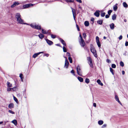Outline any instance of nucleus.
<instances>
[{
    "mask_svg": "<svg viewBox=\"0 0 128 128\" xmlns=\"http://www.w3.org/2000/svg\"><path fill=\"white\" fill-rule=\"evenodd\" d=\"M77 72L79 76H82V72L80 68V67L78 66L76 68Z\"/></svg>",
    "mask_w": 128,
    "mask_h": 128,
    "instance_id": "obj_1",
    "label": "nucleus"
},
{
    "mask_svg": "<svg viewBox=\"0 0 128 128\" xmlns=\"http://www.w3.org/2000/svg\"><path fill=\"white\" fill-rule=\"evenodd\" d=\"M90 51L95 57H97L98 56L96 50L93 47H92L91 46Z\"/></svg>",
    "mask_w": 128,
    "mask_h": 128,
    "instance_id": "obj_2",
    "label": "nucleus"
},
{
    "mask_svg": "<svg viewBox=\"0 0 128 128\" xmlns=\"http://www.w3.org/2000/svg\"><path fill=\"white\" fill-rule=\"evenodd\" d=\"M79 43L82 47H84L85 46L86 44L83 39L79 40Z\"/></svg>",
    "mask_w": 128,
    "mask_h": 128,
    "instance_id": "obj_3",
    "label": "nucleus"
},
{
    "mask_svg": "<svg viewBox=\"0 0 128 128\" xmlns=\"http://www.w3.org/2000/svg\"><path fill=\"white\" fill-rule=\"evenodd\" d=\"M17 21L19 24H28L27 23H24L23 22L24 20L21 18V17L19 18V19H17Z\"/></svg>",
    "mask_w": 128,
    "mask_h": 128,
    "instance_id": "obj_4",
    "label": "nucleus"
},
{
    "mask_svg": "<svg viewBox=\"0 0 128 128\" xmlns=\"http://www.w3.org/2000/svg\"><path fill=\"white\" fill-rule=\"evenodd\" d=\"M64 58H66L64 67L65 68H67L68 66L69 63L68 60H67V58L66 57H64Z\"/></svg>",
    "mask_w": 128,
    "mask_h": 128,
    "instance_id": "obj_5",
    "label": "nucleus"
},
{
    "mask_svg": "<svg viewBox=\"0 0 128 128\" xmlns=\"http://www.w3.org/2000/svg\"><path fill=\"white\" fill-rule=\"evenodd\" d=\"M96 42L99 48L101 46V44L99 40V38L98 36L96 37Z\"/></svg>",
    "mask_w": 128,
    "mask_h": 128,
    "instance_id": "obj_6",
    "label": "nucleus"
},
{
    "mask_svg": "<svg viewBox=\"0 0 128 128\" xmlns=\"http://www.w3.org/2000/svg\"><path fill=\"white\" fill-rule=\"evenodd\" d=\"M33 6V5L31 4H28L24 5L23 6V7L24 8H26L30 6Z\"/></svg>",
    "mask_w": 128,
    "mask_h": 128,
    "instance_id": "obj_7",
    "label": "nucleus"
},
{
    "mask_svg": "<svg viewBox=\"0 0 128 128\" xmlns=\"http://www.w3.org/2000/svg\"><path fill=\"white\" fill-rule=\"evenodd\" d=\"M19 3L18 2H14L13 4L11 6V7L13 8L15 6H17L19 4Z\"/></svg>",
    "mask_w": 128,
    "mask_h": 128,
    "instance_id": "obj_8",
    "label": "nucleus"
},
{
    "mask_svg": "<svg viewBox=\"0 0 128 128\" xmlns=\"http://www.w3.org/2000/svg\"><path fill=\"white\" fill-rule=\"evenodd\" d=\"M46 40L47 43L49 45H51L53 44V42L52 41L49 40L47 39H46Z\"/></svg>",
    "mask_w": 128,
    "mask_h": 128,
    "instance_id": "obj_9",
    "label": "nucleus"
},
{
    "mask_svg": "<svg viewBox=\"0 0 128 128\" xmlns=\"http://www.w3.org/2000/svg\"><path fill=\"white\" fill-rule=\"evenodd\" d=\"M100 11L99 10H97L95 12L94 14V15L97 17H98L99 16L100 14L99 13Z\"/></svg>",
    "mask_w": 128,
    "mask_h": 128,
    "instance_id": "obj_10",
    "label": "nucleus"
},
{
    "mask_svg": "<svg viewBox=\"0 0 128 128\" xmlns=\"http://www.w3.org/2000/svg\"><path fill=\"white\" fill-rule=\"evenodd\" d=\"M15 17L17 20L20 17H21V16L20 13H17L16 14Z\"/></svg>",
    "mask_w": 128,
    "mask_h": 128,
    "instance_id": "obj_11",
    "label": "nucleus"
},
{
    "mask_svg": "<svg viewBox=\"0 0 128 128\" xmlns=\"http://www.w3.org/2000/svg\"><path fill=\"white\" fill-rule=\"evenodd\" d=\"M14 107V105L12 103H10L8 105V108L10 109H11L12 108H13Z\"/></svg>",
    "mask_w": 128,
    "mask_h": 128,
    "instance_id": "obj_12",
    "label": "nucleus"
},
{
    "mask_svg": "<svg viewBox=\"0 0 128 128\" xmlns=\"http://www.w3.org/2000/svg\"><path fill=\"white\" fill-rule=\"evenodd\" d=\"M110 29L112 30H113L114 28V24L112 23L110 25Z\"/></svg>",
    "mask_w": 128,
    "mask_h": 128,
    "instance_id": "obj_13",
    "label": "nucleus"
},
{
    "mask_svg": "<svg viewBox=\"0 0 128 128\" xmlns=\"http://www.w3.org/2000/svg\"><path fill=\"white\" fill-rule=\"evenodd\" d=\"M34 28L38 30H41V26H40L35 25V26Z\"/></svg>",
    "mask_w": 128,
    "mask_h": 128,
    "instance_id": "obj_14",
    "label": "nucleus"
},
{
    "mask_svg": "<svg viewBox=\"0 0 128 128\" xmlns=\"http://www.w3.org/2000/svg\"><path fill=\"white\" fill-rule=\"evenodd\" d=\"M115 99L120 104H121V103L120 102V101L119 100V98H118V97L117 95H115Z\"/></svg>",
    "mask_w": 128,
    "mask_h": 128,
    "instance_id": "obj_15",
    "label": "nucleus"
},
{
    "mask_svg": "<svg viewBox=\"0 0 128 128\" xmlns=\"http://www.w3.org/2000/svg\"><path fill=\"white\" fill-rule=\"evenodd\" d=\"M118 5V4H116L115 5H114L113 6V9L114 11H116L117 10L118 8L117 6Z\"/></svg>",
    "mask_w": 128,
    "mask_h": 128,
    "instance_id": "obj_16",
    "label": "nucleus"
},
{
    "mask_svg": "<svg viewBox=\"0 0 128 128\" xmlns=\"http://www.w3.org/2000/svg\"><path fill=\"white\" fill-rule=\"evenodd\" d=\"M96 82L98 84L100 85L101 86H103V84L102 83L100 80L99 79L97 80Z\"/></svg>",
    "mask_w": 128,
    "mask_h": 128,
    "instance_id": "obj_17",
    "label": "nucleus"
},
{
    "mask_svg": "<svg viewBox=\"0 0 128 128\" xmlns=\"http://www.w3.org/2000/svg\"><path fill=\"white\" fill-rule=\"evenodd\" d=\"M49 30H48L47 31L46 30H44L43 29H42V32L43 34H46L48 33H49Z\"/></svg>",
    "mask_w": 128,
    "mask_h": 128,
    "instance_id": "obj_18",
    "label": "nucleus"
},
{
    "mask_svg": "<svg viewBox=\"0 0 128 128\" xmlns=\"http://www.w3.org/2000/svg\"><path fill=\"white\" fill-rule=\"evenodd\" d=\"M40 52H38L34 54L33 56L32 57L33 58H36L37 56H38L40 54Z\"/></svg>",
    "mask_w": 128,
    "mask_h": 128,
    "instance_id": "obj_19",
    "label": "nucleus"
},
{
    "mask_svg": "<svg viewBox=\"0 0 128 128\" xmlns=\"http://www.w3.org/2000/svg\"><path fill=\"white\" fill-rule=\"evenodd\" d=\"M116 16L115 14H114L112 16V18L113 20L116 19Z\"/></svg>",
    "mask_w": 128,
    "mask_h": 128,
    "instance_id": "obj_20",
    "label": "nucleus"
},
{
    "mask_svg": "<svg viewBox=\"0 0 128 128\" xmlns=\"http://www.w3.org/2000/svg\"><path fill=\"white\" fill-rule=\"evenodd\" d=\"M103 20H98L97 21L98 24L100 25H102V24Z\"/></svg>",
    "mask_w": 128,
    "mask_h": 128,
    "instance_id": "obj_21",
    "label": "nucleus"
},
{
    "mask_svg": "<svg viewBox=\"0 0 128 128\" xmlns=\"http://www.w3.org/2000/svg\"><path fill=\"white\" fill-rule=\"evenodd\" d=\"M84 24L85 26H89V23L88 21H86L84 22Z\"/></svg>",
    "mask_w": 128,
    "mask_h": 128,
    "instance_id": "obj_22",
    "label": "nucleus"
},
{
    "mask_svg": "<svg viewBox=\"0 0 128 128\" xmlns=\"http://www.w3.org/2000/svg\"><path fill=\"white\" fill-rule=\"evenodd\" d=\"M78 80L80 82H82L83 81V79L82 78L80 77H78Z\"/></svg>",
    "mask_w": 128,
    "mask_h": 128,
    "instance_id": "obj_23",
    "label": "nucleus"
},
{
    "mask_svg": "<svg viewBox=\"0 0 128 128\" xmlns=\"http://www.w3.org/2000/svg\"><path fill=\"white\" fill-rule=\"evenodd\" d=\"M71 8L72 10L73 15L74 14L76 15V12L75 10L72 7H71Z\"/></svg>",
    "mask_w": 128,
    "mask_h": 128,
    "instance_id": "obj_24",
    "label": "nucleus"
},
{
    "mask_svg": "<svg viewBox=\"0 0 128 128\" xmlns=\"http://www.w3.org/2000/svg\"><path fill=\"white\" fill-rule=\"evenodd\" d=\"M12 122L16 126L17 125V122L16 120H14L12 121Z\"/></svg>",
    "mask_w": 128,
    "mask_h": 128,
    "instance_id": "obj_25",
    "label": "nucleus"
},
{
    "mask_svg": "<svg viewBox=\"0 0 128 128\" xmlns=\"http://www.w3.org/2000/svg\"><path fill=\"white\" fill-rule=\"evenodd\" d=\"M38 36L40 38L42 39L44 37V36L42 34H40L38 35Z\"/></svg>",
    "mask_w": 128,
    "mask_h": 128,
    "instance_id": "obj_26",
    "label": "nucleus"
},
{
    "mask_svg": "<svg viewBox=\"0 0 128 128\" xmlns=\"http://www.w3.org/2000/svg\"><path fill=\"white\" fill-rule=\"evenodd\" d=\"M123 5L124 7V8H126L128 7V4L125 2H124L123 3Z\"/></svg>",
    "mask_w": 128,
    "mask_h": 128,
    "instance_id": "obj_27",
    "label": "nucleus"
},
{
    "mask_svg": "<svg viewBox=\"0 0 128 128\" xmlns=\"http://www.w3.org/2000/svg\"><path fill=\"white\" fill-rule=\"evenodd\" d=\"M7 86L8 87H12V84H10V83L9 82H7Z\"/></svg>",
    "mask_w": 128,
    "mask_h": 128,
    "instance_id": "obj_28",
    "label": "nucleus"
},
{
    "mask_svg": "<svg viewBox=\"0 0 128 128\" xmlns=\"http://www.w3.org/2000/svg\"><path fill=\"white\" fill-rule=\"evenodd\" d=\"M98 123L99 124L101 125L103 123V121L102 120H100L98 121Z\"/></svg>",
    "mask_w": 128,
    "mask_h": 128,
    "instance_id": "obj_29",
    "label": "nucleus"
},
{
    "mask_svg": "<svg viewBox=\"0 0 128 128\" xmlns=\"http://www.w3.org/2000/svg\"><path fill=\"white\" fill-rule=\"evenodd\" d=\"M88 64H89L90 66L91 67H92L93 64H92V60L89 61Z\"/></svg>",
    "mask_w": 128,
    "mask_h": 128,
    "instance_id": "obj_30",
    "label": "nucleus"
},
{
    "mask_svg": "<svg viewBox=\"0 0 128 128\" xmlns=\"http://www.w3.org/2000/svg\"><path fill=\"white\" fill-rule=\"evenodd\" d=\"M85 82L87 84H88L90 82V80L89 79L86 78L85 80Z\"/></svg>",
    "mask_w": 128,
    "mask_h": 128,
    "instance_id": "obj_31",
    "label": "nucleus"
},
{
    "mask_svg": "<svg viewBox=\"0 0 128 128\" xmlns=\"http://www.w3.org/2000/svg\"><path fill=\"white\" fill-rule=\"evenodd\" d=\"M105 14V12H102L100 14V16H101L102 17H104Z\"/></svg>",
    "mask_w": 128,
    "mask_h": 128,
    "instance_id": "obj_32",
    "label": "nucleus"
},
{
    "mask_svg": "<svg viewBox=\"0 0 128 128\" xmlns=\"http://www.w3.org/2000/svg\"><path fill=\"white\" fill-rule=\"evenodd\" d=\"M65 1L67 2H73L74 0H65Z\"/></svg>",
    "mask_w": 128,
    "mask_h": 128,
    "instance_id": "obj_33",
    "label": "nucleus"
},
{
    "mask_svg": "<svg viewBox=\"0 0 128 128\" xmlns=\"http://www.w3.org/2000/svg\"><path fill=\"white\" fill-rule=\"evenodd\" d=\"M68 59L69 60L70 62V63H72V58L70 57H69L68 58Z\"/></svg>",
    "mask_w": 128,
    "mask_h": 128,
    "instance_id": "obj_34",
    "label": "nucleus"
},
{
    "mask_svg": "<svg viewBox=\"0 0 128 128\" xmlns=\"http://www.w3.org/2000/svg\"><path fill=\"white\" fill-rule=\"evenodd\" d=\"M110 72H111L112 73V74L113 75H114V72H113V69L112 68H110Z\"/></svg>",
    "mask_w": 128,
    "mask_h": 128,
    "instance_id": "obj_35",
    "label": "nucleus"
},
{
    "mask_svg": "<svg viewBox=\"0 0 128 128\" xmlns=\"http://www.w3.org/2000/svg\"><path fill=\"white\" fill-rule=\"evenodd\" d=\"M14 101L17 103L18 102V100L17 99V98L15 97L14 96Z\"/></svg>",
    "mask_w": 128,
    "mask_h": 128,
    "instance_id": "obj_36",
    "label": "nucleus"
},
{
    "mask_svg": "<svg viewBox=\"0 0 128 128\" xmlns=\"http://www.w3.org/2000/svg\"><path fill=\"white\" fill-rule=\"evenodd\" d=\"M112 12V10H109L108 11V14L109 15H110L111 13Z\"/></svg>",
    "mask_w": 128,
    "mask_h": 128,
    "instance_id": "obj_37",
    "label": "nucleus"
},
{
    "mask_svg": "<svg viewBox=\"0 0 128 128\" xmlns=\"http://www.w3.org/2000/svg\"><path fill=\"white\" fill-rule=\"evenodd\" d=\"M63 51L64 52H66V48L64 46L63 47Z\"/></svg>",
    "mask_w": 128,
    "mask_h": 128,
    "instance_id": "obj_38",
    "label": "nucleus"
},
{
    "mask_svg": "<svg viewBox=\"0 0 128 128\" xmlns=\"http://www.w3.org/2000/svg\"><path fill=\"white\" fill-rule=\"evenodd\" d=\"M112 67L113 68H115L116 67V66L115 64H112Z\"/></svg>",
    "mask_w": 128,
    "mask_h": 128,
    "instance_id": "obj_39",
    "label": "nucleus"
},
{
    "mask_svg": "<svg viewBox=\"0 0 128 128\" xmlns=\"http://www.w3.org/2000/svg\"><path fill=\"white\" fill-rule=\"evenodd\" d=\"M8 112L9 113H10L11 114H15V112H14L12 111L11 110H8Z\"/></svg>",
    "mask_w": 128,
    "mask_h": 128,
    "instance_id": "obj_40",
    "label": "nucleus"
},
{
    "mask_svg": "<svg viewBox=\"0 0 128 128\" xmlns=\"http://www.w3.org/2000/svg\"><path fill=\"white\" fill-rule=\"evenodd\" d=\"M70 72L72 74L74 75V76H75V74L74 73V70H72L71 71H70Z\"/></svg>",
    "mask_w": 128,
    "mask_h": 128,
    "instance_id": "obj_41",
    "label": "nucleus"
},
{
    "mask_svg": "<svg viewBox=\"0 0 128 128\" xmlns=\"http://www.w3.org/2000/svg\"><path fill=\"white\" fill-rule=\"evenodd\" d=\"M120 65L121 66L123 67L124 65V63L122 62H120Z\"/></svg>",
    "mask_w": 128,
    "mask_h": 128,
    "instance_id": "obj_42",
    "label": "nucleus"
},
{
    "mask_svg": "<svg viewBox=\"0 0 128 128\" xmlns=\"http://www.w3.org/2000/svg\"><path fill=\"white\" fill-rule=\"evenodd\" d=\"M84 47L85 50H86L88 51H89V50L88 49V48L87 46H84Z\"/></svg>",
    "mask_w": 128,
    "mask_h": 128,
    "instance_id": "obj_43",
    "label": "nucleus"
},
{
    "mask_svg": "<svg viewBox=\"0 0 128 128\" xmlns=\"http://www.w3.org/2000/svg\"><path fill=\"white\" fill-rule=\"evenodd\" d=\"M51 38H54L56 37V36L53 34H51Z\"/></svg>",
    "mask_w": 128,
    "mask_h": 128,
    "instance_id": "obj_44",
    "label": "nucleus"
},
{
    "mask_svg": "<svg viewBox=\"0 0 128 128\" xmlns=\"http://www.w3.org/2000/svg\"><path fill=\"white\" fill-rule=\"evenodd\" d=\"M30 26L32 28H35V25H33V24H30Z\"/></svg>",
    "mask_w": 128,
    "mask_h": 128,
    "instance_id": "obj_45",
    "label": "nucleus"
},
{
    "mask_svg": "<svg viewBox=\"0 0 128 128\" xmlns=\"http://www.w3.org/2000/svg\"><path fill=\"white\" fill-rule=\"evenodd\" d=\"M83 36L84 38H85L86 36V34L85 33H84L83 34Z\"/></svg>",
    "mask_w": 128,
    "mask_h": 128,
    "instance_id": "obj_46",
    "label": "nucleus"
},
{
    "mask_svg": "<svg viewBox=\"0 0 128 128\" xmlns=\"http://www.w3.org/2000/svg\"><path fill=\"white\" fill-rule=\"evenodd\" d=\"M16 87H14L13 88H12V90L14 91H16Z\"/></svg>",
    "mask_w": 128,
    "mask_h": 128,
    "instance_id": "obj_47",
    "label": "nucleus"
},
{
    "mask_svg": "<svg viewBox=\"0 0 128 128\" xmlns=\"http://www.w3.org/2000/svg\"><path fill=\"white\" fill-rule=\"evenodd\" d=\"M12 88H8L7 89V91L8 92L10 91L11 90Z\"/></svg>",
    "mask_w": 128,
    "mask_h": 128,
    "instance_id": "obj_48",
    "label": "nucleus"
},
{
    "mask_svg": "<svg viewBox=\"0 0 128 128\" xmlns=\"http://www.w3.org/2000/svg\"><path fill=\"white\" fill-rule=\"evenodd\" d=\"M76 27H77V30H78V31H79L80 30V28H79V26L77 24H76Z\"/></svg>",
    "mask_w": 128,
    "mask_h": 128,
    "instance_id": "obj_49",
    "label": "nucleus"
},
{
    "mask_svg": "<svg viewBox=\"0 0 128 128\" xmlns=\"http://www.w3.org/2000/svg\"><path fill=\"white\" fill-rule=\"evenodd\" d=\"M59 40L61 42V43L63 42L64 41L61 38H59Z\"/></svg>",
    "mask_w": 128,
    "mask_h": 128,
    "instance_id": "obj_50",
    "label": "nucleus"
},
{
    "mask_svg": "<svg viewBox=\"0 0 128 128\" xmlns=\"http://www.w3.org/2000/svg\"><path fill=\"white\" fill-rule=\"evenodd\" d=\"M106 62L108 63H110L111 62L110 60L109 59H107L106 60Z\"/></svg>",
    "mask_w": 128,
    "mask_h": 128,
    "instance_id": "obj_51",
    "label": "nucleus"
},
{
    "mask_svg": "<svg viewBox=\"0 0 128 128\" xmlns=\"http://www.w3.org/2000/svg\"><path fill=\"white\" fill-rule=\"evenodd\" d=\"M66 55L69 57H70V53L67 52L66 53Z\"/></svg>",
    "mask_w": 128,
    "mask_h": 128,
    "instance_id": "obj_52",
    "label": "nucleus"
},
{
    "mask_svg": "<svg viewBox=\"0 0 128 128\" xmlns=\"http://www.w3.org/2000/svg\"><path fill=\"white\" fill-rule=\"evenodd\" d=\"M106 124H104L103 125V126H102V128H104L106 127Z\"/></svg>",
    "mask_w": 128,
    "mask_h": 128,
    "instance_id": "obj_53",
    "label": "nucleus"
},
{
    "mask_svg": "<svg viewBox=\"0 0 128 128\" xmlns=\"http://www.w3.org/2000/svg\"><path fill=\"white\" fill-rule=\"evenodd\" d=\"M125 46H128V42L126 41L125 43Z\"/></svg>",
    "mask_w": 128,
    "mask_h": 128,
    "instance_id": "obj_54",
    "label": "nucleus"
},
{
    "mask_svg": "<svg viewBox=\"0 0 128 128\" xmlns=\"http://www.w3.org/2000/svg\"><path fill=\"white\" fill-rule=\"evenodd\" d=\"M79 36L80 37V38L79 39V40H81L83 39L81 34H80Z\"/></svg>",
    "mask_w": 128,
    "mask_h": 128,
    "instance_id": "obj_55",
    "label": "nucleus"
},
{
    "mask_svg": "<svg viewBox=\"0 0 128 128\" xmlns=\"http://www.w3.org/2000/svg\"><path fill=\"white\" fill-rule=\"evenodd\" d=\"M110 17V15H109L106 14L105 16V18H108Z\"/></svg>",
    "mask_w": 128,
    "mask_h": 128,
    "instance_id": "obj_56",
    "label": "nucleus"
},
{
    "mask_svg": "<svg viewBox=\"0 0 128 128\" xmlns=\"http://www.w3.org/2000/svg\"><path fill=\"white\" fill-rule=\"evenodd\" d=\"M122 38V35H120V36L118 38L120 40H121Z\"/></svg>",
    "mask_w": 128,
    "mask_h": 128,
    "instance_id": "obj_57",
    "label": "nucleus"
},
{
    "mask_svg": "<svg viewBox=\"0 0 128 128\" xmlns=\"http://www.w3.org/2000/svg\"><path fill=\"white\" fill-rule=\"evenodd\" d=\"M88 61L92 60V59L90 57H88Z\"/></svg>",
    "mask_w": 128,
    "mask_h": 128,
    "instance_id": "obj_58",
    "label": "nucleus"
},
{
    "mask_svg": "<svg viewBox=\"0 0 128 128\" xmlns=\"http://www.w3.org/2000/svg\"><path fill=\"white\" fill-rule=\"evenodd\" d=\"M64 46H66V43L64 41L62 43Z\"/></svg>",
    "mask_w": 128,
    "mask_h": 128,
    "instance_id": "obj_59",
    "label": "nucleus"
},
{
    "mask_svg": "<svg viewBox=\"0 0 128 128\" xmlns=\"http://www.w3.org/2000/svg\"><path fill=\"white\" fill-rule=\"evenodd\" d=\"M23 74H20V78H22V77Z\"/></svg>",
    "mask_w": 128,
    "mask_h": 128,
    "instance_id": "obj_60",
    "label": "nucleus"
},
{
    "mask_svg": "<svg viewBox=\"0 0 128 128\" xmlns=\"http://www.w3.org/2000/svg\"><path fill=\"white\" fill-rule=\"evenodd\" d=\"M91 20L94 22V18H91Z\"/></svg>",
    "mask_w": 128,
    "mask_h": 128,
    "instance_id": "obj_61",
    "label": "nucleus"
},
{
    "mask_svg": "<svg viewBox=\"0 0 128 128\" xmlns=\"http://www.w3.org/2000/svg\"><path fill=\"white\" fill-rule=\"evenodd\" d=\"M93 106L95 107H96V103H94L93 104Z\"/></svg>",
    "mask_w": 128,
    "mask_h": 128,
    "instance_id": "obj_62",
    "label": "nucleus"
},
{
    "mask_svg": "<svg viewBox=\"0 0 128 128\" xmlns=\"http://www.w3.org/2000/svg\"><path fill=\"white\" fill-rule=\"evenodd\" d=\"M75 16H76V15H75V14H73V17H74V20H75V18H76Z\"/></svg>",
    "mask_w": 128,
    "mask_h": 128,
    "instance_id": "obj_63",
    "label": "nucleus"
},
{
    "mask_svg": "<svg viewBox=\"0 0 128 128\" xmlns=\"http://www.w3.org/2000/svg\"><path fill=\"white\" fill-rule=\"evenodd\" d=\"M56 45L57 46H59L61 47V46H60V44H56Z\"/></svg>",
    "mask_w": 128,
    "mask_h": 128,
    "instance_id": "obj_64",
    "label": "nucleus"
}]
</instances>
